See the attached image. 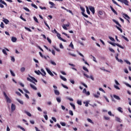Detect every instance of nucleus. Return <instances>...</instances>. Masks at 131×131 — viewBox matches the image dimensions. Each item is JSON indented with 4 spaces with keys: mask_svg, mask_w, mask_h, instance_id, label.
Returning a JSON list of instances; mask_svg holds the SVG:
<instances>
[{
    "mask_svg": "<svg viewBox=\"0 0 131 131\" xmlns=\"http://www.w3.org/2000/svg\"><path fill=\"white\" fill-rule=\"evenodd\" d=\"M70 105L73 107L74 110H75V105H74V104L72 103H70Z\"/></svg>",
    "mask_w": 131,
    "mask_h": 131,
    "instance_id": "obj_32",
    "label": "nucleus"
},
{
    "mask_svg": "<svg viewBox=\"0 0 131 131\" xmlns=\"http://www.w3.org/2000/svg\"><path fill=\"white\" fill-rule=\"evenodd\" d=\"M61 85H62V86H63V88H64V89H66L67 90H68V89H69L68 86H67L64 85V84L61 83Z\"/></svg>",
    "mask_w": 131,
    "mask_h": 131,
    "instance_id": "obj_36",
    "label": "nucleus"
},
{
    "mask_svg": "<svg viewBox=\"0 0 131 131\" xmlns=\"http://www.w3.org/2000/svg\"><path fill=\"white\" fill-rule=\"evenodd\" d=\"M122 38H123V39H125V40H126V41H129L128 39L126 37H125V36H122Z\"/></svg>",
    "mask_w": 131,
    "mask_h": 131,
    "instance_id": "obj_29",
    "label": "nucleus"
},
{
    "mask_svg": "<svg viewBox=\"0 0 131 131\" xmlns=\"http://www.w3.org/2000/svg\"><path fill=\"white\" fill-rule=\"evenodd\" d=\"M17 127H18V128H20V129H21V130L25 131V129L24 128L21 127V126H18Z\"/></svg>",
    "mask_w": 131,
    "mask_h": 131,
    "instance_id": "obj_47",
    "label": "nucleus"
},
{
    "mask_svg": "<svg viewBox=\"0 0 131 131\" xmlns=\"http://www.w3.org/2000/svg\"><path fill=\"white\" fill-rule=\"evenodd\" d=\"M77 103L78 105H82V103L81 102V100H77Z\"/></svg>",
    "mask_w": 131,
    "mask_h": 131,
    "instance_id": "obj_31",
    "label": "nucleus"
},
{
    "mask_svg": "<svg viewBox=\"0 0 131 131\" xmlns=\"http://www.w3.org/2000/svg\"><path fill=\"white\" fill-rule=\"evenodd\" d=\"M89 9L91 11V12H92V13L94 14H95V8L93 6H90L89 7Z\"/></svg>",
    "mask_w": 131,
    "mask_h": 131,
    "instance_id": "obj_4",
    "label": "nucleus"
},
{
    "mask_svg": "<svg viewBox=\"0 0 131 131\" xmlns=\"http://www.w3.org/2000/svg\"><path fill=\"white\" fill-rule=\"evenodd\" d=\"M100 95V92H99V91H98V92H97V94H94V97H95V98H99V96Z\"/></svg>",
    "mask_w": 131,
    "mask_h": 131,
    "instance_id": "obj_11",
    "label": "nucleus"
},
{
    "mask_svg": "<svg viewBox=\"0 0 131 131\" xmlns=\"http://www.w3.org/2000/svg\"><path fill=\"white\" fill-rule=\"evenodd\" d=\"M62 34H63L64 35L67 36L68 37V38H70V36L69 35H68V34H66V33L63 32Z\"/></svg>",
    "mask_w": 131,
    "mask_h": 131,
    "instance_id": "obj_43",
    "label": "nucleus"
},
{
    "mask_svg": "<svg viewBox=\"0 0 131 131\" xmlns=\"http://www.w3.org/2000/svg\"><path fill=\"white\" fill-rule=\"evenodd\" d=\"M84 104H85V107H89V102H84Z\"/></svg>",
    "mask_w": 131,
    "mask_h": 131,
    "instance_id": "obj_53",
    "label": "nucleus"
},
{
    "mask_svg": "<svg viewBox=\"0 0 131 131\" xmlns=\"http://www.w3.org/2000/svg\"><path fill=\"white\" fill-rule=\"evenodd\" d=\"M16 110V105H15L14 104L12 103L11 104V111H15Z\"/></svg>",
    "mask_w": 131,
    "mask_h": 131,
    "instance_id": "obj_7",
    "label": "nucleus"
},
{
    "mask_svg": "<svg viewBox=\"0 0 131 131\" xmlns=\"http://www.w3.org/2000/svg\"><path fill=\"white\" fill-rule=\"evenodd\" d=\"M30 78H31V79H32V80H33L35 82H37V80H36L34 77L31 76H30Z\"/></svg>",
    "mask_w": 131,
    "mask_h": 131,
    "instance_id": "obj_27",
    "label": "nucleus"
},
{
    "mask_svg": "<svg viewBox=\"0 0 131 131\" xmlns=\"http://www.w3.org/2000/svg\"><path fill=\"white\" fill-rule=\"evenodd\" d=\"M114 98L116 99V100H120V97L119 96L116 95H113Z\"/></svg>",
    "mask_w": 131,
    "mask_h": 131,
    "instance_id": "obj_16",
    "label": "nucleus"
},
{
    "mask_svg": "<svg viewBox=\"0 0 131 131\" xmlns=\"http://www.w3.org/2000/svg\"><path fill=\"white\" fill-rule=\"evenodd\" d=\"M124 84H125V85H126L127 86H128V88H130L131 89V85L129 84H128L126 82H125Z\"/></svg>",
    "mask_w": 131,
    "mask_h": 131,
    "instance_id": "obj_50",
    "label": "nucleus"
},
{
    "mask_svg": "<svg viewBox=\"0 0 131 131\" xmlns=\"http://www.w3.org/2000/svg\"><path fill=\"white\" fill-rule=\"evenodd\" d=\"M113 22H114V23H116V24H117V25H118L119 26V27H121V25H120V24H119V23L118 21H117L115 19H113Z\"/></svg>",
    "mask_w": 131,
    "mask_h": 131,
    "instance_id": "obj_10",
    "label": "nucleus"
},
{
    "mask_svg": "<svg viewBox=\"0 0 131 131\" xmlns=\"http://www.w3.org/2000/svg\"><path fill=\"white\" fill-rule=\"evenodd\" d=\"M47 39L48 41L49 42V43H52V40H51V39H50V38L47 37Z\"/></svg>",
    "mask_w": 131,
    "mask_h": 131,
    "instance_id": "obj_49",
    "label": "nucleus"
},
{
    "mask_svg": "<svg viewBox=\"0 0 131 131\" xmlns=\"http://www.w3.org/2000/svg\"><path fill=\"white\" fill-rule=\"evenodd\" d=\"M20 71L21 72H24V71H25V68L23 67L20 69Z\"/></svg>",
    "mask_w": 131,
    "mask_h": 131,
    "instance_id": "obj_51",
    "label": "nucleus"
},
{
    "mask_svg": "<svg viewBox=\"0 0 131 131\" xmlns=\"http://www.w3.org/2000/svg\"><path fill=\"white\" fill-rule=\"evenodd\" d=\"M2 52H3V54H4V55H6V56L8 55V53H7V51H6V50L3 49L2 50Z\"/></svg>",
    "mask_w": 131,
    "mask_h": 131,
    "instance_id": "obj_34",
    "label": "nucleus"
},
{
    "mask_svg": "<svg viewBox=\"0 0 131 131\" xmlns=\"http://www.w3.org/2000/svg\"><path fill=\"white\" fill-rule=\"evenodd\" d=\"M118 2L124 4L126 6H128V1L127 0H117Z\"/></svg>",
    "mask_w": 131,
    "mask_h": 131,
    "instance_id": "obj_2",
    "label": "nucleus"
},
{
    "mask_svg": "<svg viewBox=\"0 0 131 131\" xmlns=\"http://www.w3.org/2000/svg\"><path fill=\"white\" fill-rule=\"evenodd\" d=\"M56 34H57V36L58 38L60 40L61 38H62V37H61V34H60L58 33H57Z\"/></svg>",
    "mask_w": 131,
    "mask_h": 131,
    "instance_id": "obj_30",
    "label": "nucleus"
},
{
    "mask_svg": "<svg viewBox=\"0 0 131 131\" xmlns=\"http://www.w3.org/2000/svg\"><path fill=\"white\" fill-rule=\"evenodd\" d=\"M20 18L21 19V20H23V21H24L25 22H26V19L25 18H24V17H22V15H21L20 16Z\"/></svg>",
    "mask_w": 131,
    "mask_h": 131,
    "instance_id": "obj_55",
    "label": "nucleus"
},
{
    "mask_svg": "<svg viewBox=\"0 0 131 131\" xmlns=\"http://www.w3.org/2000/svg\"><path fill=\"white\" fill-rule=\"evenodd\" d=\"M116 46H117V47H119V48H120V49H124L123 47H122L121 45H119V43H116Z\"/></svg>",
    "mask_w": 131,
    "mask_h": 131,
    "instance_id": "obj_24",
    "label": "nucleus"
},
{
    "mask_svg": "<svg viewBox=\"0 0 131 131\" xmlns=\"http://www.w3.org/2000/svg\"><path fill=\"white\" fill-rule=\"evenodd\" d=\"M69 114L70 115H71L72 116H73V112H72V111H71V110H70L69 111Z\"/></svg>",
    "mask_w": 131,
    "mask_h": 131,
    "instance_id": "obj_52",
    "label": "nucleus"
},
{
    "mask_svg": "<svg viewBox=\"0 0 131 131\" xmlns=\"http://www.w3.org/2000/svg\"><path fill=\"white\" fill-rule=\"evenodd\" d=\"M109 38L112 40V41H115V39H114L113 37H109Z\"/></svg>",
    "mask_w": 131,
    "mask_h": 131,
    "instance_id": "obj_60",
    "label": "nucleus"
},
{
    "mask_svg": "<svg viewBox=\"0 0 131 131\" xmlns=\"http://www.w3.org/2000/svg\"><path fill=\"white\" fill-rule=\"evenodd\" d=\"M23 9L25 10V11H27V12H30V10L27 7H24Z\"/></svg>",
    "mask_w": 131,
    "mask_h": 131,
    "instance_id": "obj_41",
    "label": "nucleus"
},
{
    "mask_svg": "<svg viewBox=\"0 0 131 131\" xmlns=\"http://www.w3.org/2000/svg\"><path fill=\"white\" fill-rule=\"evenodd\" d=\"M54 93L56 96H59V95H60V92L57 90H54Z\"/></svg>",
    "mask_w": 131,
    "mask_h": 131,
    "instance_id": "obj_14",
    "label": "nucleus"
},
{
    "mask_svg": "<svg viewBox=\"0 0 131 131\" xmlns=\"http://www.w3.org/2000/svg\"><path fill=\"white\" fill-rule=\"evenodd\" d=\"M86 12L87 13H88L89 15H90V14H91V12L90 11V10L89 9V8L88 7H86Z\"/></svg>",
    "mask_w": 131,
    "mask_h": 131,
    "instance_id": "obj_44",
    "label": "nucleus"
},
{
    "mask_svg": "<svg viewBox=\"0 0 131 131\" xmlns=\"http://www.w3.org/2000/svg\"><path fill=\"white\" fill-rule=\"evenodd\" d=\"M103 98H104V99L106 100V102H107L108 103H109V100L108 99V98L106 97V96H103Z\"/></svg>",
    "mask_w": 131,
    "mask_h": 131,
    "instance_id": "obj_59",
    "label": "nucleus"
},
{
    "mask_svg": "<svg viewBox=\"0 0 131 131\" xmlns=\"http://www.w3.org/2000/svg\"><path fill=\"white\" fill-rule=\"evenodd\" d=\"M60 78H61V79L63 80V81H67V79H66V78L63 77L62 75L60 76Z\"/></svg>",
    "mask_w": 131,
    "mask_h": 131,
    "instance_id": "obj_17",
    "label": "nucleus"
},
{
    "mask_svg": "<svg viewBox=\"0 0 131 131\" xmlns=\"http://www.w3.org/2000/svg\"><path fill=\"white\" fill-rule=\"evenodd\" d=\"M116 121H117L118 122H122V120H121V119H120L119 117H116Z\"/></svg>",
    "mask_w": 131,
    "mask_h": 131,
    "instance_id": "obj_13",
    "label": "nucleus"
},
{
    "mask_svg": "<svg viewBox=\"0 0 131 131\" xmlns=\"http://www.w3.org/2000/svg\"><path fill=\"white\" fill-rule=\"evenodd\" d=\"M115 58L117 61H119V59L118 58V54H117L116 56H115Z\"/></svg>",
    "mask_w": 131,
    "mask_h": 131,
    "instance_id": "obj_58",
    "label": "nucleus"
},
{
    "mask_svg": "<svg viewBox=\"0 0 131 131\" xmlns=\"http://www.w3.org/2000/svg\"><path fill=\"white\" fill-rule=\"evenodd\" d=\"M109 50H110V52H111L112 53H115V51H114V50H113V49L109 48Z\"/></svg>",
    "mask_w": 131,
    "mask_h": 131,
    "instance_id": "obj_48",
    "label": "nucleus"
},
{
    "mask_svg": "<svg viewBox=\"0 0 131 131\" xmlns=\"http://www.w3.org/2000/svg\"><path fill=\"white\" fill-rule=\"evenodd\" d=\"M41 72L42 73H41V75H42V76H46L47 73H46V71H45V70H43V69H41Z\"/></svg>",
    "mask_w": 131,
    "mask_h": 131,
    "instance_id": "obj_6",
    "label": "nucleus"
},
{
    "mask_svg": "<svg viewBox=\"0 0 131 131\" xmlns=\"http://www.w3.org/2000/svg\"><path fill=\"white\" fill-rule=\"evenodd\" d=\"M4 23L2 22L1 25H0V26L1 27V28H4Z\"/></svg>",
    "mask_w": 131,
    "mask_h": 131,
    "instance_id": "obj_64",
    "label": "nucleus"
},
{
    "mask_svg": "<svg viewBox=\"0 0 131 131\" xmlns=\"http://www.w3.org/2000/svg\"><path fill=\"white\" fill-rule=\"evenodd\" d=\"M116 27L117 29H118L119 30V31H120L121 33H122V29H121V28H119L117 26H116Z\"/></svg>",
    "mask_w": 131,
    "mask_h": 131,
    "instance_id": "obj_26",
    "label": "nucleus"
},
{
    "mask_svg": "<svg viewBox=\"0 0 131 131\" xmlns=\"http://www.w3.org/2000/svg\"><path fill=\"white\" fill-rule=\"evenodd\" d=\"M3 22H4L5 24H8V23H9L10 21L7 18H4V19L3 20Z\"/></svg>",
    "mask_w": 131,
    "mask_h": 131,
    "instance_id": "obj_15",
    "label": "nucleus"
},
{
    "mask_svg": "<svg viewBox=\"0 0 131 131\" xmlns=\"http://www.w3.org/2000/svg\"><path fill=\"white\" fill-rule=\"evenodd\" d=\"M10 73L11 75H12L13 76H15V73H14V72L12 71V70H10Z\"/></svg>",
    "mask_w": 131,
    "mask_h": 131,
    "instance_id": "obj_63",
    "label": "nucleus"
},
{
    "mask_svg": "<svg viewBox=\"0 0 131 131\" xmlns=\"http://www.w3.org/2000/svg\"><path fill=\"white\" fill-rule=\"evenodd\" d=\"M91 57H93V60L95 63H98V61H97V59H96V57L95 56H93L92 55H91Z\"/></svg>",
    "mask_w": 131,
    "mask_h": 131,
    "instance_id": "obj_20",
    "label": "nucleus"
},
{
    "mask_svg": "<svg viewBox=\"0 0 131 131\" xmlns=\"http://www.w3.org/2000/svg\"><path fill=\"white\" fill-rule=\"evenodd\" d=\"M69 47L72 48V49L73 50L74 49V46H73V44L72 43V42H71L70 45H69Z\"/></svg>",
    "mask_w": 131,
    "mask_h": 131,
    "instance_id": "obj_39",
    "label": "nucleus"
},
{
    "mask_svg": "<svg viewBox=\"0 0 131 131\" xmlns=\"http://www.w3.org/2000/svg\"><path fill=\"white\" fill-rule=\"evenodd\" d=\"M80 9H81V11H82L81 12L82 15L85 18H89V16L84 13V12H85V9H84V8L80 7Z\"/></svg>",
    "mask_w": 131,
    "mask_h": 131,
    "instance_id": "obj_1",
    "label": "nucleus"
},
{
    "mask_svg": "<svg viewBox=\"0 0 131 131\" xmlns=\"http://www.w3.org/2000/svg\"><path fill=\"white\" fill-rule=\"evenodd\" d=\"M11 41H12V42H16V41H17V38L15 37H12Z\"/></svg>",
    "mask_w": 131,
    "mask_h": 131,
    "instance_id": "obj_12",
    "label": "nucleus"
},
{
    "mask_svg": "<svg viewBox=\"0 0 131 131\" xmlns=\"http://www.w3.org/2000/svg\"><path fill=\"white\" fill-rule=\"evenodd\" d=\"M104 119H105V120H109V119H110V118L107 116H104Z\"/></svg>",
    "mask_w": 131,
    "mask_h": 131,
    "instance_id": "obj_54",
    "label": "nucleus"
},
{
    "mask_svg": "<svg viewBox=\"0 0 131 131\" xmlns=\"http://www.w3.org/2000/svg\"><path fill=\"white\" fill-rule=\"evenodd\" d=\"M0 3H1V4H3V5H5V6H8V5L7 4V3H6V2H5V1H3V0H0Z\"/></svg>",
    "mask_w": 131,
    "mask_h": 131,
    "instance_id": "obj_22",
    "label": "nucleus"
},
{
    "mask_svg": "<svg viewBox=\"0 0 131 131\" xmlns=\"http://www.w3.org/2000/svg\"><path fill=\"white\" fill-rule=\"evenodd\" d=\"M25 28L26 30H28V31H29V32H32V31L29 28L25 27Z\"/></svg>",
    "mask_w": 131,
    "mask_h": 131,
    "instance_id": "obj_35",
    "label": "nucleus"
},
{
    "mask_svg": "<svg viewBox=\"0 0 131 131\" xmlns=\"http://www.w3.org/2000/svg\"><path fill=\"white\" fill-rule=\"evenodd\" d=\"M26 114L28 115V116H29L30 117H31V114H30V113L27 112H26Z\"/></svg>",
    "mask_w": 131,
    "mask_h": 131,
    "instance_id": "obj_61",
    "label": "nucleus"
},
{
    "mask_svg": "<svg viewBox=\"0 0 131 131\" xmlns=\"http://www.w3.org/2000/svg\"><path fill=\"white\" fill-rule=\"evenodd\" d=\"M123 16H124V17H125V18H127V19H130V17H129V16H128V15L125 13L123 14Z\"/></svg>",
    "mask_w": 131,
    "mask_h": 131,
    "instance_id": "obj_21",
    "label": "nucleus"
},
{
    "mask_svg": "<svg viewBox=\"0 0 131 131\" xmlns=\"http://www.w3.org/2000/svg\"><path fill=\"white\" fill-rule=\"evenodd\" d=\"M88 121H89V122H90V123H92V124H94V122H93V121L90 119V118H88L87 119Z\"/></svg>",
    "mask_w": 131,
    "mask_h": 131,
    "instance_id": "obj_33",
    "label": "nucleus"
},
{
    "mask_svg": "<svg viewBox=\"0 0 131 131\" xmlns=\"http://www.w3.org/2000/svg\"><path fill=\"white\" fill-rule=\"evenodd\" d=\"M6 100H7V103H12V100H11V99H10V98L7 97V98H6Z\"/></svg>",
    "mask_w": 131,
    "mask_h": 131,
    "instance_id": "obj_19",
    "label": "nucleus"
},
{
    "mask_svg": "<svg viewBox=\"0 0 131 131\" xmlns=\"http://www.w3.org/2000/svg\"><path fill=\"white\" fill-rule=\"evenodd\" d=\"M50 63H51V64H52V65H54V66H56V65H57V64L56 63V62H55L53 61V60H51V61H50Z\"/></svg>",
    "mask_w": 131,
    "mask_h": 131,
    "instance_id": "obj_28",
    "label": "nucleus"
},
{
    "mask_svg": "<svg viewBox=\"0 0 131 131\" xmlns=\"http://www.w3.org/2000/svg\"><path fill=\"white\" fill-rule=\"evenodd\" d=\"M60 124L62 125V126H66V123L63 122H60Z\"/></svg>",
    "mask_w": 131,
    "mask_h": 131,
    "instance_id": "obj_23",
    "label": "nucleus"
},
{
    "mask_svg": "<svg viewBox=\"0 0 131 131\" xmlns=\"http://www.w3.org/2000/svg\"><path fill=\"white\" fill-rule=\"evenodd\" d=\"M83 75H84V76H85V77H86L87 78H91V79H92V80H94V79H95L94 78V77H93L92 75L90 76H89V75H87L85 73H84Z\"/></svg>",
    "mask_w": 131,
    "mask_h": 131,
    "instance_id": "obj_3",
    "label": "nucleus"
},
{
    "mask_svg": "<svg viewBox=\"0 0 131 131\" xmlns=\"http://www.w3.org/2000/svg\"><path fill=\"white\" fill-rule=\"evenodd\" d=\"M99 15H100V16H102L103 15V11H99L98 12Z\"/></svg>",
    "mask_w": 131,
    "mask_h": 131,
    "instance_id": "obj_56",
    "label": "nucleus"
},
{
    "mask_svg": "<svg viewBox=\"0 0 131 131\" xmlns=\"http://www.w3.org/2000/svg\"><path fill=\"white\" fill-rule=\"evenodd\" d=\"M24 92H25V93H26V94H30V93L29 92V91H28L26 89H24Z\"/></svg>",
    "mask_w": 131,
    "mask_h": 131,
    "instance_id": "obj_62",
    "label": "nucleus"
},
{
    "mask_svg": "<svg viewBox=\"0 0 131 131\" xmlns=\"http://www.w3.org/2000/svg\"><path fill=\"white\" fill-rule=\"evenodd\" d=\"M31 6L32 7H33V8H34L35 9H38V7L36 5H35V4H32Z\"/></svg>",
    "mask_w": 131,
    "mask_h": 131,
    "instance_id": "obj_45",
    "label": "nucleus"
},
{
    "mask_svg": "<svg viewBox=\"0 0 131 131\" xmlns=\"http://www.w3.org/2000/svg\"><path fill=\"white\" fill-rule=\"evenodd\" d=\"M118 110L119 112H121V113H123V111H122V108L121 107H119L118 108Z\"/></svg>",
    "mask_w": 131,
    "mask_h": 131,
    "instance_id": "obj_40",
    "label": "nucleus"
},
{
    "mask_svg": "<svg viewBox=\"0 0 131 131\" xmlns=\"http://www.w3.org/2000/svg\"><path fill=\"white\" fill-rule=\"evenodd\" d=\"M46 70L48 73H49L50 75H51V76H52V77L54 76V74L52 73V72L51 71V70H50V69H49L48 68H46Z\"/></svg>",
    "mask_w": 131,
    "mask_h": 131,
    "instance_id": "obj_5",
    "label": "nucleus"
},
{
    "mask_svg": "<svg viewBox=\"0 0 131 131\" xmlns=\"http://www.w3.org/2000/svg\"><path fill=\"white\" fill-rule=\"evenodd\" d=\"M110 8H111L112 12H113V13H114V14H115V15H118L117 12H116V11H115L114 10V8H113V7L112 6H110Z\"/></svg>",
    "mask_w": 131,
    "mask_h": 131,
    "instance_id": "obj_9",
    "label": "nucleus"
},
{
    "mask_svg": "<svg viewBox=\"0 0 131 131\" xmlns=\"http://www.w3.org/2000/svg\"><path fill=\"white\" fill-rule=\"evenodd\" d=\"M30 86H31V89H32L34 91H36L37 90V88H36V87L35 86H34V85H33L32 84H30Z\"/></svg>",
    "mask_w": 131,
    "mask_h": 131,
    "instance_id": "obj_8",
    "label": "nucleus"
},
{
    "mask_svg": "<svg viewBox=\"0 0 131 131\" xmlns=\"http://www.w3.org/2000/svg\"><path fill=\"white\" fill-rule=\"evenodd\" d=\"M34 72H35V73H36V74H37V75H40V74H41V72H40V71L39 70L35 71Z\"/></svg>",
    "mask_w": 131,
    "mask_h": 131,
    "instance_id": "obj_18",
    "label": "nucleus"
},
{
    "mask_svg": "<svg viewBox=\"0 0 131 131\" xmlns=\"http://www.w3.org/2000/svg\"><path fill=\"white\" fill-rule=\"evenodd\" d=\"M110 45H112V46H113V47H116V43L112 42H110Z\"/></svg>",
    "mask_w": 131,
    "mask_h": 131,
    "instance_id": "obj_46",
    "label": "nucleus"
},
{
    "mask_svg": "<svg viewBox=\"0 0 131 131\" xmlns=\"http://www.w3.org/2000/svg\"><path fill=\"white\" fill-rule=\"evenodd\" d=\"M33 19L34 21H35V22H36L37 23H38V19H37V18H36V17L34 16Z\"/></svg>",
    "mask_w": 131,
    "mask_h": 131,
    "instance_id": "obj_37",
    "label": "nucleus"
},
{
    "mask_svg": "<svg viewBox=\"0 0 131 131\" xmlns=\"http://www.w3.org/2000/svg\"><path fill=\"white\" fill-rule=\"evenodd\" d=\"M17 102H19V104H21V105H23V104H24V103L23 102V101L20 100L19 99H17Z\"/></svg>",
    "mask_w": 131,
    "mask_h": 131,
    "instance_id": "obj_42",
    "label": "nucleus"
},
{
    "mask_svg": "<svg viewBox=\"0 0 131 131\" xmlns=\"http://www.w3.org/2000/svg\"><path fill=\"white\" fill-rule=\"evenodd\" d=\"M113 3H114L115 4V5H116V6H118V3H117V2H116V1H115V0H112Z\"/></svg>",
    "mask_w": 131,
    "mask_h": 131,
    "instance_id": "obj_57",
    "label": "nucleus"
},
{
    "mask_svg": "<svg viewBox=\"0 0 131 131\" xmlns=\"http://www.w3.org/2000/svg\"><path fill=\"white\" fill-rule=\"evenodd\" d=\"M56 101H57L58 103H61V98L59 97L56 98Z\"/></svg>",
    "mask_w": 131,
    "mask_h": 131,
    "instance_id": "obj_38",
    "label": "nucleus"
},
{
    "mask_svg": "<svg viewBox=\"0 0 131 131\" xmlns=\"http://www.w3.org/2000/svg\"><path fill=\"white\" fill-rule=\"evenodd\" d=\"M83 69L84 70V71H86V72L89 73L90 71H89V69L88 68H85V67H83Z\"/></svg>",
    "mask_w": 131,
    "mask_h": 131,
    "instance_id": "obj_25",
    "label": "nucleus"
}]
</instances>
